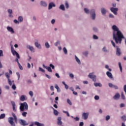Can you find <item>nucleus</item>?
Listing matches in <instances>:
<instances>
[{"mask_svg":"<svg viewBox=\"0 0 126 126\" xmlns=\"http://www.w3.org/2000/svg\"><path fill=\"white\" fill-rule=\"evenodd\" d=\"M14 23H15L16 24H19V21H17V20L15 19L14 20Z\"/></svg>","mask_w":126,"mask_h":126,"instance_id":"53","label":"nucleus"},{"mask_svg":"<svg viewBox=\"0 0 126 126\" xmlns=\"http://www.w3.org/2000/svg\"><path fill=\"white\" fill-rule=\"evenodd\" d=\"M84 56H85L86 57H87V55H88V52H85L83 53Z\"/></svg>","mask_w":126,"mask_h":126,"instance_id":"58","label":"nucleus"},{"mask_svg":"<svg viewBox=\"0 0 126 126\" xmlns=\"http://www.w3.org/2000/svg\"><path fill=\"white\" fill-rule=\"evenodd\" d=\"M4 118H5V114H2L0 115V120H1V119H4Z\"/></svg>","mask_w":126,"mask_h":126,"instance_id":"32","label":"nucleus"},{"mask_svg":"<svg viewBox=\"0 0 126 126\" xmlns=\"http://www.w3.org/2000/svg\"><path fill=\"white\" fill-rule=\"evenodd\" d=\"M19 123L21 125V126H27L28 124H27V122L24 120L20 119L19 120Z\"/></svg>","mask_w":126,"mask_h":126,"instance_id":"5","label":"nucleus"},{"mask_svg":"<svg viewBox=\"0 0 126 126\" xmlns=\"http://www.w3.org/2000/svg\"><path fill=\"white\" fill-rule=\"evenodd\" d=\"M7 30H8L9 32H10L12 33H14V31L13 30V29L10 27H7Z\"/></svg>","mask_w":126,"mask_h":126,"instance_id":"11","label":"nucleus"},{"mask_svg":"<svg viewBox=\"0 0 126 126\" xmlns=\"http://www.w3.org/2000/svg\"><path fill=\"white\" fill-rule=\"evenodd\" d=\"M60 9H61V10L64 11L65 9L64 8V5L63 4H61L60 6L59 7Z\"/></svg>","mask_w":126,"mask_h":126,"instance_id":"25","label":"nucleus"},{"mask_svg":"<svg viewBox=\"0 0 126 126\" xmlns=\"http://www.w3.org/2000/svg\"><path fill=\"white\" fill-rule=\"evenodd\" d=\"M39 71H42V72H45V70H44V69L41 68V67H39Z\"/></svg>","mask_w":126,"mask_h":126,"instance_id":"44","label":"nucleus"},{"mask_svg":"<svg viewBox=\"0 0 126 126\" xmlns=\"http://www.w3.org/2000/svg\"><path fill=\"white\" fill-rule=\"evenodd\" d=\"M63 51L65 55H67V50H66V48L65 47H64L63 48Z\"/></svg>","mask_w":126,"mask_h":126,"instance_id":"34","label":"nucleus"},{"mask_svg":"<svg viewBox=\"0 0 126 126\" xmlns=\"http://www.w3.org/2000/svg\"><path fill=\"white\" fill-rule=\"evenodd\" d=\"M118 9H118V8L111 7L110 8L111 11H112V12H113L114 14H115V15H117V14H118L117 11H118Z\"/></svg>","mask_w":126,"mask_h":126,"instance_id":"6","label":"nucleus"},{"mask_svg":"<svg viewBox=\"0 0 126 126\" xmlns=\"http://www.w3.org/2000/svg\"><path fill=\"white\" fill-rule=\"evenodd\" d=\"M93 38L94 39V40H97L98 39V36H97V35L94 34L93 35Z\"/></svg>","mask_w":126,"mask_h":126,"instance_id":"47","label":"nucleus"},{"mask_svg":"<svg viewBox=\"0 0 126 126\" xmlns=\"http://www.w3.org/2000/svg\"><path fill=\"white\" fill-rule=\"evenodd\" d=\"M108 85H109V87H111V88H113V87H114V85L111 83H109L108 84Z\"/></svg>","mask_w":126,"mask_h":126,"instance_id":"46","label":"nucleus"},{"mask_svg":"<svg viewBox=\"0 0 126 126\" xmlns=\"http://www.w3.org/2000/svg\"><path fill=\"white\" fill-rule=\"evenodd\" d=\"M119 68L120 69L121 72H123V67H122V64L120 62L119 63Z\"/></svg>","mask_w":126,"mask_h":126,"instance_id":"29","label":"nucleus"},{"mask_svg":"<svg viewBox=\"0 0 126 126\" xmlns=\"http://www.w3.org/2000/svg\"><path fill=\"white\" fill-rule=\"evenodd\" d=\"M24 108H25L26 110L27 111L28 110V104H27V103L26 102H24Z\"/></svg>","mask_w":126,"mask_h":126,"instance_id":"28","label":"nucleus"},{"mask_svg":"<svg viewBox=\"0 0 126 126\" xmlns=\"http://www.w3.org/2000/svg\"><path fill=\"white\" fill-rule=\"evenodd\" d=\"M19 65V67L21 70H23V67L22 66V65L20 64V63L18 64Z\"/></svg>","mask_w":126,"mask_h":126,"instance_id":"41","label":"nucleus"},{"mask_svg":"<svg viewBox=\"0 0 126 126\" xmlns=\"http://www.w3.org/2000/svg\"><path fill=\"white\" fill-rule=\"evenodd\" d=\"M67 103H68V104H69V105H70L71 106V105H72V103H71V101L68 98L67 99Z\"/></svg>","mask_w":126,"mask_h":126,"instance_id":"37","label":"nucleus"},{"mask_svg":"<svg viewBox=\"0 0 126 126\" xmlns=\"http://www.w3.org/2000/svg\"><path fill=\"white\" fill-rule=\"evenodd\" d=\"M122 119L123 120V121H126V116L124 115L122 117Z\"/></svg>","mask_w":126,"mask_h":126,"instance_id":"45","label":"nucleus"},{"mask_svg":"<svg viewBox=\"0 0 126 126\" xmlns=\"http://www.w3.org/2000/svg\"><path fill=\"white\" fill-rule=\"evenodd\" d=\"M49 66L52 67V69H55V65H53V64H50Z\"/></svg>","mask_w":126,"mask_h":126,"instance_id":"49","label":"nucleus"},{"mask_svg":"<svg viewBox=\"0 0 126 126\" xmlns=\"http://www.w3.org/2000/svg\"><path fill=\"white\" fill-rule=\"evenodd\" d=\"M88 116H89V113H84L82 114V116L83 117L84 120H87V119H88Z\"/></svg>","mask_w":126,"mask_h":126,"instance_id":"9","label":"nucleus"},{"mask_svg":"<svg viewBox=\"0 0 126 126\" xmlns=\"http://www.w3.org/2000/svg\"><path fill=\"white\" fill-rule=\"evenodd\" d=\"M55 88L56 89H57V90H59V89H60V88L59 87V86H58V85H55Z\"/></svg>","mask_w":126,"mask_h":126,"instance_id":"62","label":"nucleus"},{"mask_svg":"<svg viewBox=\"0 0 126 126\" xmlns=\"http://www.w3.org/2000/svg\"><path fill=\"white\" fill-rule=\"evenodd\" d=\"M111 44H112V46L114 47V48H116V43H115L113 40L111 41Z\"/></svg>","mask_w":126,"mask_h":126,"instance_id":"50","label":"nucleus"},{"mask_svg":"<svg viewBox=\"0 0 126 126\" xmlns=\"http://www.w3.org/2000/svg\"><path fill=\"white\" fill-rule=\"evenodd\" d=\"M18 20L19 22H22V21H23V18L22 17V16H19L18 17Z\"/></svg>","mask_w":126,"mask_h":126,"instance_id":"31","label":"nucleus"},{"mask_svg":"<svg viewBox=\"0 0 126 126\" xmlns=\"http://www.w3.org/2000/svg\"><path fill=\"white\" fill-rule=\"evenodd\" d=\"M46 69H47L48 71L49 72H52V68L50 67L47 66L46 67Z\"/></svg>","mask_w":126,"mask_h":126,"instance_id":"35","label":"nucleus"},{"mask_svg":"<svg viewBox=\"0 0 126 126\" xmlns=\"http://www.w3.org/2000/svg\"><path fill=\"white\" fill-rule=\"evenodd\" d=\"M26 115H27V112H24L22 113L23 117H26Z\"/></svg>","mask_w":126,"mask_h":126,"instance_id":"52","label":"nucleus"},{"mask_svg":"<svg viewBox=\"0 0 126 126\" xmlns=\"http://www.w3.org/2000/svg\"><path fill=\"white\" fill-rule=\"evenodd\" d=\"M101 12L103 15L106 14V9H105L104 8H102L101 9Z\"/></svg>","mask_w":126,"mask_h":126,"instance_id":"22","label":"nucleus"},{"mask_svg":"<svg viewBox=\"0 0 126 126\" xmlns=\"http://www.w3.org/2000/svg\"><path fill=\"white\" fill-rule=\"evenodd\" d=\"M90 14L92 17V19H93V20H94V19H95L96 17V14H95V10L94 9L91 10Z\"/></svg>","mask_w":126,"mask_h":126,"instance_id":"4","label":"nucleus"},{"mask_svg":"<svg viewBox=\"0 0 126 126\" xmlns=\"http://www.w3.org/2000/svg\"><path fill=\"white\" fill-rule=\"evenodd\" d=\"M125 107V104H124V103H121V104H120V108H123V107Z\"/></svg>","mask_w":126,"mask_h":126,"instance_id":"63","label":"nucleus"},{"mask_svg":"<svg viewBox=\"0 0 126 126\" xmlns=\"http://www.w3.org/2000/svg\"><path fill=\"white\" fill-rule=\"evenodd\" d=\"M5 76L7 78L8 80H9V78L10 77V75H9V73L8 72H6L5 73Z\"/></svg>","mask_w":126,"mask_h":126,"instance_id":"21","label":"nucleus"},{"mask_svg":"<svg viewBox=\"0 0 126 126\" xmlns=\"http://www.w3.org/2000/svg\"><path fill=\"white\" fill-rule=\"evenodd\" d=\"M63 113H64V114H66V115H67V117H70L69 113H68V112L63 111Z\"/></svg>","mask_w":126,"mask_h":126,"instance_id":"38","label":"nucleus"},{"mask_svg":"<svg viewBox=\"0 0 126 126\" xmlns=\"http://www.w3.org/2000/svg\"><path fill=\"white\" fill-rule=\"evenodd\" d=\"M88 77L92 79L93 81H94V82H96V75H94V72L90 73L89 74Z\"/></svg>","mask_w":126,"mask_h":126,"instance_id":"3","label":"nucleus"},{"mask_svg":"<svg viewBox=\"0 0 126 126\" xmlns=\"http://www.w3.org/2000/svg\"><path fill=\"white\" fill-rule=\"evenodd\" d=\"M11 52H12V54L13 55V56H15L17 53H18L16 51H15L14 50V49L11 48Z\"/></svg>","mask_w":126,"mask_h":126,"instance_id":"20","label":"nucleus"},{"mask_svg":"<svg viewBox=\"0 0 126 126\" xmlns=\"http://www.w3.org/2000/svg\"><path fill=\"white\" fill-rule=\"evenodd\" d=\"M27 49H29L30 51H31L32 52H33L34 53V52H35L34 47H33V46H31L30 45H27Z\"/></svg>","mask_w":126,"mask_h":126,"instance_id":"10","label":"nucleus"},{"mask_svg":"<svg viewBox=\"0 0 126 126\" xmlns=\"http://www.w3.org/2000/svg\"><path fill=\"white\" fill-rule=\"evenodd\" d=\"M20 100L21 101H25V96L24 95H21V96L20 97Z\"/></svg>","mask_w":126,"mask_h":126,"instance_id":"30","label":"nucleus"},{"mask_svg":"<svg viewBox=\"0 0 126 126\" xmlns=\"http://www.w3.org/2000/svg\"><path fill=\"white\" fill-rule=\"evenodd\" d=\"M84 10L85 13H87V14H89V9H88V8H85L84 9Z\"/></svg>","mask_w":126,"mask_h":126,"instance_id":"33","label":"nucleus"},{"mask_svg":"<svg viewBox=\"0 0 126 126\" xmlns=\"http://www.w3.org/2000/svg\"><path fill=\"white\" fill-rule=\"evenodd\" d=\"M0 57H3V52L2 50H0Z\"/></svg>","mask_w":126,"mask_h":126,"instance_id":"42","label":"nucleus"},{"mask_svg":"<svg viewBox=\"0 0 126 126\" xmlns=\"http://www.w3.org/2000/svg\"><path fill=\"white\" fill-rule=\"evenodd\" d=\"M69 76L70 77H71V78H73L74 77V75L73 74H69Z\"/></svg>","mask_w":126,"mask_h":126,"instance_id":"61","label":"nucleus"},{"mask_svg":"<svg viewBox=\"0 0 126 126\" xmlns=\"http://www.w3.org/2000/svg\"><path fill=\"white\" fill-rule=\"evenodd\" d=\"M121 97L122 99H123V100H125V99H126V96H125V94H124V92H122Z\"/></svg>","mask_w":126,"mask_h":126,"instance_id":"36","label":"nucleus"},{"mask_svg":"<svg viewBox=\"0 0 126 126\" xmlns=\"http://www.w3.org/2000/svg\"><path fill=\"white\" fill-rule=\"evenodd\" d=\"M41 5H42V6H45V7H46V6H47L48 5L47 4V3H46V2L43 1H41Z\"/></svg>","mask_w":126,"mask_h":126,"instance_id":"24","label":"nucleus"},{"mask_svg":"<svg viewBox=\"0 0 126 126\" xmlns=\"http://www.w3.org/2000/svg\"><path fill=\"white\" fill-rule=\"evenodd\" d=\"M8 83H9V85H10V86H11V85H12V82H11L10 79L8 80Z\"/></svg>","mask_w":126,"mask_h":126,"instance_id":"48","label":"nucleus"},{"mask_svg":"<svg viewBox=\"0 0 126 126\" xmlns=\"http://www.w3.org/2000/svg\"><path fill=\"white\" fill-rule=\"evenodd\" d=\"M102 51L104 52V53H107V52H108V50H107V49H106V47H103L102 49Z\"/></svg>","mask_w":126,"mask_h":126,"instance_id":"43","label":"nucleus"},{"mask_svg":"<svg viewBox=\"0 0 126 126\" xmlns=\"http://www.w3.org/2000/svg\"><path fill=\"white\" fill-rule=\"evenodd\" d=\"M120 97V94L117 93V94H116L114 95L113 98L114 100H117V99H119Z\"/></svg>","mask_w":126,"mask_h":126,"instance_id":"15","label":"nucleus"},{"mask_svg":"<svg viewBox=\"0 0 126 126\" xmlns=\"http://www.w3.org/2000/svg\"><path fill=\"white\" fill-rule=\"evenodd\" d=\"M11 103L12 105L13 110L14 112H16V109H15V106H16L15 102H14V101H11Z\"/></svg>","mask_w":126,"mask_h":126,"instance_id":"14","label":"nucleus"},{"mask_svg":"<svg viewBox=\"0 0 126 126\" xmlns=\"http://www.w3.org/2000/svg\"><path fill=\"white\" fill-rule=\"evenodd\" d=\"M121 54H122V52H121V49H120L119 46H116V55H117V56H121Z\"/></svg>","mask_w":126,"mask_h":126,"instance_id":"7","label":"nucleus"},{"mask_svg":"<svg viewBox=\"0 0 126 126\" xmlns=\"http://www.w3.org/2000/svg\"><path fill=\"white\" fill-rule=\"evenodd\" d=\"M45 47L46 48H47V49H49V48H50V44H49V43L46 42L45 43Z\"/></svg>","mask_w":126,"mask_h":126,"instance_id":"39","label":"nucleus"},{"mask_svg":"<svg viewBox=\"0 0 126 126\" xmlns=\"http://www.w3.org/2000/svg\"><path fill=\"white\" fill-rule=\"evenodd\" d=\"M34 125L37 126H45V125L44 124L40 123L38 122H35Z\"/></svg>","mask_w":126,"mask_h":126,"instance_id":"16","label":"nucleus"},{"mask_svg":"<svg viewBox=\"0 0 126 126\" xmlns=\"http://www.w3.org/2000/svg\"><path fill=\"white\" fill-rule=\"evenodd\" d=\"M29 94L31 96V97H32V96H33V92L30 91Z\"/></svg>","mask_w":126,"mask_h":126,"instance_id":"57","label":"nucleus"},{"mask_svg":"<svg viewBox=\"0 0 126 126\" xmlns=\"http://www.w3.org/2000/svg\"><path fill=\"white\" fill-rule=\"evenodd\" d=\"M109 119H111V117L110 116L107 115L106 117V121H108Z\"/></svg>","mask_w":126,"mask_h":126,"instance_id":"54","label":"nucleus"},{"mask_svg":"<svg viewBox=\"0 0 126 126\" xmlns=\"http://www.w3.org/2000/svg\"><path fill=\"white\" fill-rule=\"evenodd\" d=\"M113 88H114V89H119V88L117 87V86H116V85H113Z\"/></svg>","mask_w":126,"mask_h":126,"instance_id":"59","label":"nucleus"},{"mask_svg":"<svg viewBox=\"0 0 126 126\" xmlns=\"http://www.w3.org/2000/svg\"><path fill=\"white\" fill-rule=\"evenodd\" d=\"M84 125V123L83 122H80L79 124V126H83Z\"/></svg>","mask_w":126,"mask_h":126,"instance_id":"64","label":"nucleus"},{"mask_svg":"<svg viewBox=\"0 0 126 126\" xmlns=\"http://www.w3.org/2000/svg\"><path fill=\"white\" fill-rule=\"evenodd\" d=\"M12 88L13 89V90H15L16 89V86H15L14 84L12 85Z\"/></svg>","mask_w":126,"mask_h":126,"instance_id":"51","label":"nucleus"},{"mask_svg":"<svg viewBox=\"0 0 126 126\" xmlns=\"http://www.w3.org/2000/svg\"><path fill=\"white\" fill-rule=\"evenodd\" d=\"M12 116L13 117L14 119L12 117H9L8 118V122L9 124H10L11 126H15V123H14V121L17 124V117L15 115V114H14V113H12Z\"/></svg>","mask_w":126,"mask_h":126,"instance_id":"2","label":"nucleus"},{"mask_svg":"<svg viewBox=\"0 0 126 126\" xmlns=\"http://www.w3.org/2000/svg\"><path fill=\"white\" fill-rule=\"evenodd\" d=\"M94 85L95 87H97V86H99V87H102V84L100 83H94Z\"/></svg>","mask_w":126,"mask_h":126,"instance_id":"19","label":"nucleus"},{"mask_svg":"<svg viewBox=\"0 0 126 126\" xmlns=\"http://www.w3.org/2000/svg\"><path fill=\"white\" fill-rule=\"evenodd\" d=\"M112 29L113 30V39L115 40L116 44H122L123 39H125V36H124L123 33L116 25L112 26Z\"/></svg>","mask_w":126,"mask_h":126,"instance_id":"1","label":"nucleus"},{"mask_svg":"<svg viewBox=\"0 0 126 126\" xmlns=\"http://www.w3.org/2000/svg\"><path fill=\"white\" fill-rule=\"evenodd\" d=\"M65 5L66 8H68V7L69 6V5H68V3L65 2Z\"/></svg>","mask_w":126,"mask_h":126,"instance_id":"56","label":"nucleus"},{"mask_svg":"<svg viewBox=\"0 0 126 126\" xmlns=\"http://www.w3.org/2000/svg\"><path fill=\"white\" fill-rule=\"evenodd\" d=\"M34 45H35V47H36V48H37L38 49H41V44H39V43H38L37 41H36L34 43Z\"/></svg>","mask_w":126,"mask_h":126,"instance_id":"13","label":"nucleus"},{"mask_svg":"<svg viewBox=\"0 0 126 126\" xmlns=\"http://www.w3.org/2000/svg\"><path fill=\"white\" fill-rule=\"evenodd\" d=\"M53 6L55 7L56 6V5L54 4V3L53 2L50 3L48 6V9H52V8H53Z\"/></svg>","mask_w":126,"mask_h":126,"instance_id":"12","label":"nucleus"},{"mask_svg":"<svg viewBox=\"0 0 126 126\" xmlns=\"http://www.w3.org/2000/svg\"><path fill=\"white\" fill-rule=\"evenodd\" d=\"M106 75H107L108 77H109V78H113V75H112V73L111 72L107 71L106 72Z\"/></svg>","mask_w":126,"mask_h":126,"instance_id":"17","label":"nucleus"},{"mask_svg":"<svg viewBox=\"0 0 126 126\" xmlns=\"http://www.w3.org/2000/svg\"><path fill=\"white\" fill-rule=\"evenodd\" d=\"M8 13H9V16L10 17H13L12 15H11V14H12V10L8 9Z\"/></svg>","mask_w":126,"mask_h":126,"instance_id":"23","label":"nucleus"},{"mask_svg":"<svg viewBox=\"0 0 126 126\" xmlns=\"http://www.w3.org/2000/svg\"><path fill=\"white\" fill-rule=\"evenodd\" d=\"M20 109L22 112H23V111H24V103H22L21 104V106H20Z\"/></svg>","mask_w":126,"mask_h":126,"instance_id":"18","label":"nucleus"},{"mask_svg":"<svg viewBox=\"0 0 126 126\" xmlns=\"http://www.w3.org/2000/svg\"><path fill=\"white\" fill-rule=\"evenodd\" d=\"M54 111V114L55 116H58L59 115V112H58V110L55 109V108H53Z\"/></svg>","mask_w":126,"mask_h":126,"instance_id":"26","label":"nucleus"},{"mask_svg":"<svg viewBox=\"0 0 126 126\" xmlns=\"http://www.w3.org/2000/svg\"><path fill=\"white\" fill-rule=\"evenodd\" d=\"M16 75L18 76V80H19V79L20 78V74H19V72H16Z\"/></svg>","mask_w":126,"mask_h":126,"instance_id":"40","label":"nucleus"},{"mask_svg":"<svg viewBox=\"0 0 126 126\" xmlns=\"http://www.w3.org/2000/svg\"><path fill=\"white\" fill-rule=\"evenodd\" d=\"M94 99H95V100H99V96H98V95H95V96H94Z\"/></svg>","mask_w":126,"mask_h":126,"instance_id":"55","label":"nucleus"},{"mask_svg":"<svg viewBox=\"0 0 126 126\" xmlns=\"http://www.w3.org/2000/svg\"><path fill=\"white\" fill-rule=\"evenodd\" d=\"M74 119L76 121H79V118L76 117L75 118H74Z\"/></svg>","mask_w":126,"mask_h":126,"instance_id":"60","label":"nucleus"},{"mask_svg":"<svg viewBox=\"0 0 126 126\" xmlns=\"http://www.w3.org/2000/svg\"><path fill=\"white\" fill-rule=\"evenodd\" d=\"M75 60H76V62L78 63L79 64H80V63H81L80 62V60H79V59H78V58H77L76 56H75Z\"/></svg>","mask_w":126,"mask_h":126,"instance_id":"27","label":"nucleus"},{"mask_svg":"<svg viewBox=\"0 0 126 126\" xmlns=\"http://www.w3.org/2000/svg\"><path fill=\"white\" fill-rule=\"evenodd\" d=\"M57 125L58 126H62V125H63V122H62V117L58 118Z\"/></svg>","mask_w":126,"mask_h":126,"instance_id":"8","label":"nucleus"}]
</instances>
